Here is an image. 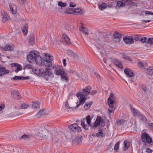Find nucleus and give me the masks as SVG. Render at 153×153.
I'll use <instances>...</instances> for the list:
<instances>
[{
	"label": "nucleus",
	"mask_w": 153,
	"mask_h": 153,
	"mask_svg": "<svg viewBox=\"0 0 153 153\" xmlns=\"http://www.w3.org/2000/svg\"><path fill=\"white\" fill-rule=\"evenodd\" d=\"M39 54L36 51L30 52L29 54L27 55V60L30 63L35 62L38 65H45L46 66L48 67L52 66L53 63L51 62L53 60V56L48 55L47 59H44L41 58Z\"/></svg>",
	"instance_id": "1"
},
{
	"label": "nucleus",
	"mask_w": 153,
	"mask_h": 153,
	"mask_svg": "<svg viewBox=\"0 0 153 153\" xmlns=\"http://www.w3.org/2000/svg\"><path fill=\"white\" fill-rule=\"evenodd\" d=\"M68 128L70 133L72 136L75 135L76 131L79 132L81 131L80 127L76 123L69 125Z\"/></svg>",
	"instance_id": "2"
},
{
	"label": "nucleus",
	"mask_w": 153,
	"mask_h": 153,
	"mask_svg": "<svg viewBox=\"0 0 153 153\" xmlns=\"http://www.w3.org/2000/svg\"><path fill=\"white\" fill-rule=\"evenodd\" d=\"M76 95L78 97H80L79 102L78 104V102H77L76 103L77 105L75 107L73 108L72 109L73 110L76 109L80 105L83 104L85 103V101L86 100L85 97L86 96H85V94H82V93H77Z\"/></svg>",
	"instance_id": "3"
},
{
	"label": "nucleus",
	"mask_w": 153,
	"mask_h": 153,
	"mask_svg": "<svg viewBox=\"0 0 153 153\" xmlns=\"http://www.w3.org/2000/svg\"><path fill=\"white\" fill-rule=\"evenodd\" d=\"M43 74L44 78L47 81L48 80L49 78L53 77V74L50 71V69L48 68H45Z\"/></svg>",
	"instance_id": "4"
},
{
	"label": "nucleus",
	"mask_w": 153,
	"mask_h": 153,
	"mask_svg": "<svg viewBox=\"0 0 153 153\" xmlns=\"http://www.w3.org/2000/svg\"><path fill=\"white\" fill-rule=\"evenodd\" d=\"M104 123V121L103 119L100 116H98L97 117L95 122L94 123L92 127H97L99 126L102 124Z\"/></svg>",
	"instance_id": "5"
},
{
	"label": "nucleus",
	"mask_w": 153,
	"mask_h": 153,
	"mask_svg": "<svg viewBox=\"0 0 153 153\" xmlns=\"http://www.w3.org/2000/svg\"><path fill=\"white\" fill-rule=\"evenodd\" d=\"M38 139L42 140H45L47 138V133L45 131H42L38 134L37 136Z\"/></svg>",
	"instance_id": "6"
},
{
	"label": "nucleus",
	"mask_w": 153,
	"mask_h": 153,
	"mask_svg": "<svg viewBox=\"0 0 153 153\" xmlns=\"http://www.w3.org/2000/svg\"><path fill=\"white\" fill-rule=\"evenodd\" d=\"M124 42L126 44H132L134 43L132 37L130 36H126L123 38Z\"/></svg>",
	"instance_id": "7"
},
{
	"label": "nucleus",
	"mask_w": 153,
	"mask_h": 153,
	"mask_svg": "<svg viewBox=\"0 0 153 153\" xmlns=\"http://www.w3.org/2000/svg\"><path fill=\"white\" fill-rule=\"evenodd\" d=\"M10 71L6 69V67H2L0 65V77L8 73Z\"/></svg>",
	"instance_id": "8"
},
{
	"label": "nucleus",
	"mask_w": 153,
	"mask_h": 153,
	"mask_svg": "<svg viewBox=\"0 0 153 153\" xmlns=\"http://www.w3.org/2000/svg\"><path fill=\"white\" fill-rule=\"evenodd\" d=\"M124 73L129 77L134 76L135 75L133 72L128 68H126L124 70Z\"/></svg>",
	"instance_id": "9"
},
{
	"label": "nucleus",
	"mask_w": 153,
	"mask_h": 153,
	"mask_svg": "<svg viewBox=\"0 0 153 153\" xmlns=\"http://www.w3.org/2000/svg\"><path fill=\"white\" fill-rule=\"evenodd\" d=\"M62 41L65 44H69L71 43L70 39L65 34H63L62 35Z\"/></svg>",
	"instance_id": "10"
},
{
	"label": "nucleus",
	"mask_w": 153,
	"mask_h": 153,
	"mask_svg": "<svg viewBox=\"0 0 153 153\" xmlns=\"http://www.w3.org/2000/svg\"><path fill=\"white\" fill-rule=\"evenodd\" d=\"M91 89V86H87L85 88L82 89V92L81 93L85 94V96H88L89 94L90 91Z\"/></svg>",
	"instance_id": "11"
},
{
	"label": "nucleus",
	"mask_w": 153,
	"mask_h": 153,
	"mask_svg": "<svg viewBox=\"0 0 153 153\" xmlns=\"http://www.w3.org/2000/svg\"><path fill=\"white\" fill-rule=\"evenodd\" d=\"M9 7L10 11L13 14H16L17 10V7L15 5L10 3Z\"/></svg>",
	"instance_id": "12"
},
{
	"label": "nucleus",
	"mask_w": 153,
	"mask_h": 153,
	"mask_svg": "<svg viewBox=\"0 0 153 153\" xmlns=\"http://www.w3.org/2000/svg\"><path fill=\"white\" fill-rule=\"evenodd\" d=\"M11 94L15 99H19L21 97L20 94L19 92L14 91L11 92Z\"/></svg>",
	"instance_id": "13"
},
{
	"label": "nucleus",
	"mask_w": 153,
	"mask_h": 153,
	"mask_svg": "<svg viewBox=\"0 0 153 153\" xmlns=\"http://www.w3.org/2000/svg\"><path fill=\"white\" fill-rule=\"evenodd\" d=\"M55 74L57 75H62L63 74H65V72L62 69L60 68H56L54 70Z\"/></svg>",
	"instance_id": "14"
},
{
	"label": "nucleus",
	"mask_w": 153,
	"mask_h": 153,
	"mask_svg": "<svg viewBox=\"0 0 153 153\" xmlns=\"http://www.w3.org/2000/svg\"><path fill=\"white\" fill-rule=\"evenodd\" d=\"M125 3V5H130L131 6H134L136 5V4L133 2L132 0H121Z\"/></svg>",
	"instance_id": "15"
},
{
	"label": "nucleus",
	"mask_w": 153,
	"mask_h": 153,
	"mask_svg": "<svg viewBox=\"0 0 153 153\" xmlns=\"http://www.w3.org/2000/svg\"><path fill=\"white\" fill-rule=\"evenodd\" d=\"M0 48L3 51H11L13 50V47L9 45H6L4 46H0Z\"/></svg>",
	"instance_id": "16"
},
{
	"label": "nucleus",
	"mask_w": 153,
	"mask_h": 153,
	"mask_svg": "<svg viewBox=\"0 0 153 153\" xmlns=\"http://www.w3.org/2000/svg\"><path fill=\"white\" fill-rule=\"evenodd\" d=\"M44 72V70L42 68L39 69H35L34 73L39 76H41L43 74Z\"/></svg>",
	"instance_id": "17"
},
{
	"label": "nucleus",
	"mask_w": 153,
	"mask_h": 153,
	"mask_svg": "<svg viewBox=\"0 0 153 153\" xmlns=\"http://www.w3.org/2000/svg\"><path fill=\"white\" fill-rule=\"evenodd\" d=\"M1 14L2 16V21L5 22H6L8 19V15L4 11H2L1 12Z\"/></svg>",
	"instance_id": "18"
},
{
	"label": "nucleus",
	"mask_w": 153,
	"mask_h": 153,
	"mask_svg": "<svg viewBox=\"0 0 153 153\" xmlns=\"http://www.w3.org/2000/svg\"><path fill=\"white\" fill-rule=\"evenodd\" d=\"M11 66L13 67H16V69L15 70V72L16 73H17L19 71H21L22 69V67L20 65L17 63H13L11 64Z\"/></svg>",
	"instance_id": "19"
},
{
	"label": "nucleus",
	"mask_w": 153,
	"mask_h": 153,
	"mask_svg": "<svg viewBox=\"0 0 153 153\" xmlns=\"http://www.w3.org/2000/svg\"><path fill=\"white\" fill-rule=\"evenodd\" d=\"M30 77L29 76H27L26 77H24L22 76H15L14 77H13L12 79L14 80H26L29 79Z\"/></svg>",
	"instance_id": "20"
},
{
	"label": "nucleus",
	"mask_w": 153,
	"mask_h": 153,
	"mask_svg": "<svg viewBox=\"0 0 153 153\" xmlns=\"http://www.w3.org/2000/svg\"><path fill=\"white\" fill-rule=\"evenodd\" d=\"M74 13L75 15H82L84 13V11H82V10L79 8H77L74 9Z\"/></svg>",
	"instance_id": "21"
},
{
	"label": "nucleus",
	"mask_w": 153,
	"mask_h": 153,
	"mask_svg": "<svg viewBox=\"0 0 153 153\" xmlns=\"http://www.w3.org/2000/svg\"><path fill=\"white\" fill-rule=\"evenodd\" d=\"M131 110L134 116L139 117L141 115L140 112L139 111L135 110L134 108H131Z\"/></svg>",
	"instance_id": "22"
},
{
	"label": "nucleus",
	"mask_w": 153,
	"mask_h": 153,
	"mask_svg": "<svg viewBox=\"0 0 153 153\" xmlns=\"http://www.w3.org/2000/svg\"><path fill=\"white\" fill-rule=\"evenodd\" d=\"M32 135L30 134H23L20 138L21 140H28L31 138Z\"/></svg>",
	"instance_id": "23"
},
{
	"label": "nucleus",
	"mask_w": 153,
	"mask_h": 153,
	"mask_svg": "<svg viewBox=\"0 0 153 153\" xmlns=\"http://www.w3.org/2000/svg\"><path fill=\"white\" fill-rule=\"evenodd\" d=\"M108 103L109 107L110 108H112L114 107V101L110 97H109L108 98Z\"/></svg>",
	"instance_id": "24"
},
{
	"label": "nucleus",
	"mask_w": 153,
	"mask_h": 153,
	"mask_svg": "<svg viewBox=\"0 0 153 153\" xmlns=\"http://www.w3.org/2000/svg\"><path fill=\"white\" fill-rule=\"evenodd\" d=\"M46 114V111L45 109L39 111L37 114L36 116L37 117H39L41 116L45 115Z\"/></svg>",
	"instance_id": "25"
},
{
	"label": "nucleus",
	"mask_w": 153,
	"mask_h": 153,
	"mask_svg": "<svg viewBox=\"0 0 153 153\" xmlns=\"http://www.w3.org/2000/svg\"><path fill=\"white\" fill-rule=\"evenodd\" d=\"M79 30L82 31L85 35H88L89 34L88 29L85 27H83L82 25L81 26V28H79Z\"/></svg>",
	"instance_id": "26"
},
{
	"label": "nucleus",
	"mask_w": 153,
	"mask_h": 153,
	"mask_svg": "<svg viewBox=\"0 0 153 153\" xmlns=\"http://www.w3.org/2000/svg\"><path fill=\"white\" fill-rule=\"evenodd\" d=\"M34 37L33 35H30L29 36L28 42L31 45H33L34 43Z\"/></svg>",
	"instance_id": "27"
},
{
	"label": "nucleus",
	"mask_w": 153,
	"mask_h": 153,
	"mask_svg": "<svg viewBox=\"0 0 153 153\" xmlns=\"http://www.w3.org/2000/svg\"><path fill=\"white\" fill-rule=\"evenodd\" d=\"M114 63L115 65L117 66L119 68L122 69L123 67L121 62L118 60L116 59L114 60Z\"/></svg>",
	"instance_id": "28"
},
{
	"label": "nucleus",
	"mask_w": 153,
	"mask_h": 153,
	"mask_svg": "<svg viewBox=\"0 0 153 153\" xmlns=\"http://www.w3.org/2000/svg\"><path fill=\"white\" fill-rule=\"evenodd\" d=\"M85 118L83 119L82 120H81V125L82 127L85 129L87 130L88 129V126L87 125L85 124Z\"/></svg>",
	"instance_id": "29"
},
{
	"label": "nucleus",
	"mask_w": 153,
	"mask_h": 153,
	"mask_svg": "<svg viewBox=\"0 0 153 153\" xmlns=\"http://www.w3.org/2000/svg\"><path fill=\"white\" fill-rule=\"evenodd\" d=\"M113 36L115 39H117L118 42L120 41V39L122 37V35L118 33H115Z\"/></svg>",
	"instance_id": "30"
},
{
	"label": "nucleus",
	"mask_w": 153,
	"mask_h": 153,
	"mask_svg": "<svg viewBox=\"0 0 153 153\" xmlns=\"http://www.w3.org/2000/svg\"><path fill=\"white\" fill-rule=\"evenodd\" d=\"M146 73L150 76H152L153 74V68L150 67L146 70Z\"/></svg>",
	"instance_id": "31"
},
{
	"label": "nucleus",
	"mask_w": 153,
	"mask_h": 153,
	"mask_svg": "<svg viewBox=\"0 0 153 153\" xmlns=\"http://www.w3.org/2000/svg\"><path fill=\"white\" fill-rule=\"evenodd\" d=\"M107 6L106 4L103 3L98 5L99 8L100 10H103L106 8Z\"/></svg>",
	"instance_id": "32"
},
{
	"label": "nucleus",
	"mask_w": 153,
	"mask_h": 153,
	"mask_svg": "<svg viewBox=\"0 0 153 153\" xmlns=\"http://www.w3.org/2000/svg\"><path fill=\"white\" fill-rule=\"evenodd\" d=\"M125 5V2L123 1H118L117 3L116 6L119 7H123Z\"/></svg>",
	"instance_id": "33"
},
{
	"label": "nucleus",
	"mask_w": 153,
	"mask_h": 153,
	"mask_svg": "<svg viewBox=\"0 0 153 153\" xmlns=\"http://www.w3.org/2000/svg\"><path fill=\"white\" fill-rule=\"evenodd\" d=\"M40 103L37 102H33L32 104V107L34 109L39 108Z\"/></svg>",
	"instance_id": "34"
},
{
	"label": "nucleus",
	"mask_w": 153,
	"mask_h": 153,
	"mask_svg": "<svg viewBox=\"0 0 153 153\" xmlns=\"http://www.w3.org/2000/svg\"><path fill=\"white\" fill-rule=\"evenodd\" d=\"M117 125L118 126H120L121 125L125 123V120L123 119L116 120Z\"/></svg>",
	"instance_id": "35"
},
{
	"label": "nucleus",
	"mask_w": 153,
	"mask_h": 153,
	"mask_svg": "<svg viewBox=\"0 0 153 153\" xmlns=\"http://www.w3.org/2000/svg\"><path fill=\"white\" fill-rule=\"evenodd\" d=\"M99 132L97 133L96 134V136L98 137H104V135L103 133L102 132V130L99 129Z\"/></svg>",
	"instance_id": "36"
},
{
	"label": "nucleus",
	"mask_w": 153,
	"mask_h": 153,
	"mask_svg": "<svg viewBox=\"0 0 153 153\" xmlns=\"http://www.w3.org/2000/svg\"><path fill=\"white\" fill-rule=\"evenodd\" d=\"M74 9L73 8H67L65 11V13L68 14H74Z\"/></svg>",
	"instance_id": "37"
},
{
	"label": "nucleus",
	"mask_w": 153,
	"mask_h": 153,
	"mask_svg": "<svg viewBox=\"0 0 153 153\" xmlns=\"http://www.w3.org/2000/svg\"><path fill=\"white\" fill-rule=\"evenodd\" d=\"M147 137H149V134L145 132L143 133L141 138L142 140H146Z\"/></svg>",
	"instance_id": "38"
},
{
	"label": "nucleus",
	"mask_w": 153,
	"mask_h": 153,
	"mask_svg": "<svg viewBox=\"0 0 153 153\" xmlns=\"http://www.w3.org/2000/svg\"><path fill=\"white\" fill-rule=\"evenodd\" d=\"M67 53L70 56L73 57H75L76 54L74 53L72 51L69 50L68 51Z\"/></svg>",
	"instance_id": "39"
},
{
	"label": "nucleus",
	"mask_w": 153,
	"mask_h": 153,
	"mask_svg": "<svg viewBox=\"0 0 153 153\" xmlns=\"http://www.w3.org/2000/svg\"><path fill=\"white\" fill-rule=\"evenodd\" d=\"M28 27L27 25H25L22 28V30L24 35H25L27 32Z\"/></svg>",
	"instance_id": "40"
},
{
	"label": "nucleus",
	"mask_w": 153,
	"mask_h": 153,
	"mask_svg": "<svg viewBox=\"0 0 153 153\" xmlns=\"http://www.w3.org/2000/svg\"><path fill=\"white\" fill-rule=\"evenodd\" d=\"M58 5L61 7H64L67 6V4L66 3L62 2V1H59L58 2Z\"/></svg>",
	"instance_id": "41"
},
{
	"label": "nucleus",
	"mask_w": 153,
	"mask_h": 153,
	"mask_svg": "<svg viewBox=\"0 0 153 153\" xmlns=\"http://www.w3.org/2000/svg\"><path fill=\"white\" fill-rule=\"evenodd\" d=\"M86 122L88 125L90 126H91V119L89 115H88L86 117Z\"/></svg>",
	"instance_id": "42"
},
{
	"label": "nucleus",
	"mask_w": 153,
	"mask_h": 153,
	"mask_svg": "<svg viewBox=\"0 0 153 153\" xmlns=\"http://www.w3.org/2000/svg\"><path fill=\"white\" fill-rule=\"evenodd\" d=\"M124 149L125 151L127 150L130 146L129 144H128L127 141H125L124 142Z\"/></svg>",
	"instance_id": "43"
},
{
	"label": "nucleus",
	"mask_w": 153,
	"mask_h": 153,
	"mask_svg": "<svg viewBox=\"0 0 153 153\" xmlns=\"http://www.w3.org/2000/svg\"><path fill=\"white\" fill-rule=\"evenodd\" d=\"M65 74H63L61 75V78L62 79H65L66 81L68 80V78L67 76H66L67 74L65 72Z\"/></svg>",
	"instance_id": "44"
},
{
	"label": "nucleus",
	"mask_w": 153,
	"mask_h": 153,
	"mask_svg": "<svg viewBox=\"0 0 153 153\" xmlns=\"http://www.w3.org/2000/svg\"><path fill=\"white\" fill-rule=\"evenodd\" d=\"M146 44H153V38H149L146 42Z\"/></svg>",
	"instance_id": "45"
},
{
	"label": "nucleus",
	"mask_w": 153,
	"mask_h": 153,
	"mask_svg": "<svg viewBox=\"0 0 153 153\" xmlns=\"http://www.w3.org/2000/svg\"><path fill=\"white\" fill-rule=\"evenodd\" d=\"M120 143V141L117 142L114 146V149L115 150H117L119 148V145Z\"/></svg>",
	"instance_id": "46"
},
{
	"label": "nucleus",
	"mask_w": 153,
	"mask_h": 153,
	"mask_svg": "<svg viewBox=\"0 0 153 153\" xmlns=\"http://www.w3.org/2000/svg\"><path fill=\"white\" fill-rule=\"evenodd\" d=\"M92 103V102H91L88 103H85L84 107L85 108H88V107H89L91 105Z\"/></svg>",
	"instance_id": "47"
},
{
	"label": "nucleus",
	"mask_w": 153,
	"mask_h": 153,
	"mask_svg": "<svg viewBox=\"0 0 153 153\" xmlns=\"http://www.w3.org/2000/svg\"><path fill=\"white\" fill-rule=\"evenodd\" d=\"M141 36L139 35H135L134 37V39L136 41H140V39L141 38Z\"/></svg>",
	"instance_id": "48"
},
{
	"label": "nucleus",
	"mask_w": 153,
	"mask_h": 153,
	"mask_svg": "<svg viewBox=\"0 0 153 153\" xmlns=\"http://www.w3.org/2000/svg\"><path fill=\"white\" fill-rule=\"evenodd\" d=\"M147 41V38L146 37H143L140 39V42H141L142 43H145Z\"/></svg>",
	"instance_id": "49"
},
{
	"label": "nucleus",
	"mask_w": 153,
	"mask_h": 153,
	"mask_svg": "<svg viewBox=\"0 0 153 153\" xmlns=\"http://www.w3.org/2000/svg\"><path fill=\"white\" fill-rule=\"evenodd\" d=\"M139 117L140 118L141 120L142 121L145 122L147 120L146 118L141 114V115Z\"/></svg>",
	"instance_id": "50"
},
{
	"label": "nucleus",
	"mask_w": 153,
	"mask_h": 153,
	"mask_svg": "<svg viewBox=\"0 0 153 153\" xmlns=\"http://www.w3.org/2000/svg\"><path fill=\"white\" fill-rule=\"evenodd\" d=\"M75 140H76L78 143H81L82 142V138L80 137H76Z\"/></svg>",
	"instance_id": "51"
},
{
	"label": "nucleus",
	"mask_w": 153,
	"mask_h": 153,
	"mask_svg": "<svg viewBox=\"0 0 153 153\" xmlns=\"http://www.w3.org/2000/svg\"><path fill=\"white\" fill-rule=\"evenodd\" d=\"M28 107V105L25 103L22 104L21 105V108L22 109H26Z\"/></svg>",
	"instance_id": "52"
},
{
	"label": "nucleus",
	"mask_w": 153,
	"mask_h": 153,
	"mask_svg": "<svg viewBox=\"0 0 153 153\" xmlns=\"http://www.w3.org/2000/svg\"><path fill=\"white\" fill-rule=\"evenodd\" d=\"M146 140L149 144L151 143L152 142V139L149 136V137H147Z\"/></svg>",
	"instance_id": "53"
},
{
	"label": "nucleus",
	"mask_w": 153,
	"mask_h": 153,
	"mask_svg": "<svg viewBox=\"0 0 153 153\" xmlns=\"http://www.w3.org/2000/svg\"><path fill=\"white\" fill-rule=\"evenodd\" d=\"M137 64L141 68H144V65L143 63L141 62H138Z\"/></svg>",
	"instance_id": "54"
},
{
	"label": "nucleus",
	"mask_w": 153,
	"mask_h": 153,
	"mask_svg": "<svg viewBox=\"0 0 153 153\" xmlns=\"http://www.w3.org/2000/svg\"><path fill=\"white\" fill-rule=\"evenodd\" d=\"M97 90H94L91 91L90 92L89 94L93 95L94 94H97Z\"/></svg>",
	"instance_id": "55"
},
{
	"label": "nucleus",
	"mask_w": 153,
	"mask_h": 153,
	"mask_svg": "<svg viewBox=\"0 0 153 153\" xmlns=\"http://www.w3.org/2000/svg\"><path fill=\"white\" fill-rule=\"evenodd\" d=\"M33 66L32 65L30 64H27L26 65V66L24 67H25L26 68H27V69H31L32 68Z\"/></svg>",
	"instance_id": "56"
},
{
	"label": "nucleus",
	"mask_w": 153,
	"mask_h": 153,
	"mask_svg": "<svg viewBox=\"0 0 153 153\" xmlns=\"http://www.w3.org/2000/svg\"><path fill=\"white\" fill-rule=\"evenodd\" d=\"M65 108L66 109H70L71 108L70 107L68 104V102H66L65 103Z\"/></svg>",
	"instance_id": "57"
},
{
	"label": "nucleus",
	"mask_w": 153,
	"mask_h": 153,
	"mask_svg": "<svg viewBox=\"0 0 153 153\" xmlns=\"http://www.w3.org/2000/svg\"><path fill=\"white\" fill-rule=\"evenodd\" d=\"M76 5V4L73 2H71L70 4V7H74Z\"/></svg>",
	"instance_id": "58"
},
{
	"label": "nucleus",
	"mask_w": 153,
	"mask_h": 153,
	"mask_svg": "<svg viewBox=\"0 0 153 153\" xmlns=\"http://www.w3.org/2000/svg\"><path fill=\"white\" fill-rule=\"evenodd\" d=\"M146 14L153 15V12L149 11H146L145 12Z\"/></svg>",
	"instance_id": "59"
},
{
	"label": "nucleus",
	"mask_w": 153,
	"mask_h": 153,
	"mask_svg": "<svg viewBox=\"0 0 153 153\" xmlns=\"http://www.w3.org/2000/svg\"><path fill=\"white\" fill-rule=\"evenodd\" d=\"M141 88L144 91H147V88L146 86L143 85H141Z\"/></svg>",
	"instance_id": "60"
},
{
	"label": "nucleus",
	"mask_w": 153,
	"mask_h": 153,
	"mask_svg": "<svg viewBox=\"0 0 153 153\" xmlns=\"http://www.w3.org/2000/svg\"><path fill=\"white\" fill-rule=\"evenodd\" d=\"M94 76L97 79H99L100 78V76L97 73H94Z\"/></svg>",
	"instance_id": "61"
},
{
	"label": "nucleus",
	"mask_w": 153,
	"mask_h": 153,
	"mask_svg": "<svg viewBox=\"0 0 153 153\" xmlns=\"http://www.w3.org/2000/svg\"><path fill=\"white\" fill-rule=\"evenodd\" d=\"M152 150L149 148L146 149V152L148 153H150L152 152Z\"/></svg>",
	"instance_id": "62"
},
{
	"label": "nucleus",
	"mask_w": 153,
	"mask_h": 153,
	"mask_svg": "<svg viewBox=\"0 0 153 153\" xmlns=\"http://www.w3.org/2000/svg\"><path fill=\"white\" fill-rule=\"evenodd\" d=\"M124 59L128 61H131V58L129 57V56H126L124 57Z\"/></svg>",
	"instance_id": "63"
},
{
	"label": "nucleus",
	"mask_w": 153,
	"mask_h": 153,
	"mask_svg": "<svg viewBox=\"0 0 153 153\" xmlns=\"http://www.w3.org/2000/svg\"><path fill=\"white\" fill-rule=\"evenodd\" d=\"M1 105H0V111H1L4 109V104H1Z\"/></svg>",
	"instance_id": "64"
}]
</instances>
